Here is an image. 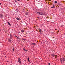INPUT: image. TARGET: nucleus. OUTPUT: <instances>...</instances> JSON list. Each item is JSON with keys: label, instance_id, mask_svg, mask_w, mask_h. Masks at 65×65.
<instances>
[{"label": "nucleus", "instance_id": "obj_1", "mask_svg": "<svg viewBox=\"0 0 65 65\" xmlns=\"http://www.w3.org/2000/svg\"><path fill=\"white\" fill-rule=\"evenodd\" d=\"M65 59V58H61L60 59V62H61V64H62L63 63V61H64V60Z\"/></svg>", "mask_w": 65, "mask_h": 65}, {"label": "nucleus", "instance_id": "obj_2", "mask_svg": "<svg viewBox=\"0 0 65 65\" xmlns=\"http://www.w3.org/2000/svg\"><path fill=\"white\" fill-rule=\"evenodd\" d=\"M10 38L11 39H12V38L13 37V36H12V35L11 34H10Z\"/></svg>", "mask_w": 65, "mask_h": 65}, {"label": "nucleus", "instance_id": "obj_3", "mask_svg": "<svg viewBox=\"0 0 65 65\" xmlns=\"http://www.w3.org/2000/svg\"><path fill=\"white\" fill-rule=\"evenodd\" d=\"M39 14L40 15H44V14H43L41 12H40Z\"/></svg>", "mask_w": 65, "mask_h": 65}, {"label": "nucleus", "instance_id": "obj_4", "mask_svg": "<svg viewBox=\"0 0 65 65\" xmlns=\"http://www.w3.org/2000/svg\"><path fill=\"white\" fill-rule=\"evenodd\" d=\"M0 17L1 18H2V17H3V15L2 14H0Z\"/></svg>", "mask_w": 65, "mask_h": 65}, {"label": "nucleus", "instance_id": "obj_5", "mask_svg": "<svg viewBox=\"0 0 65 65\" xmlns=\"http://www.w3.org/2000/svg\"><path fill=\"white\" fill-rule=\"evenodd\" d=\"M8 40L9 41V42H11V40L10 39H8Z\"/></svg>", "mask_w": 65, "mask_h": 65}, {"label": "nucleus", "instance_id": "obj_6", "mask_svg": "<svg viewBox=\"0 0 65 65\" xmlns=\"http://www.w3.org/2000/svg\"><path fill=\"white\" fill-rule=\"evenodd\" d=\"M53 7H51V8H55V5H53Z\"/></svg>", "mask_w": 65, "mask_h": 65}, {"label": "nucleus", "instance_id": "obj_7", "mask_svg": "<svg viewBox=\"0 0 65 65\" xmlns=\"http://www.w3.org/2000/svg\"><path fill=\"white\" fill-rule=\"evenodd\" d=\"M7 23L9 26H11V24H10V23H9V22H8Z\"/></svg>", "mask_w": 65, "mask_h": 65}, {"label": "nucleus", "instance_id": "obj_8", "mask_svg": "<svg viewBox=\"0 0 65 65\" xmlns=\"http://www.w3.org/2000/svg\"><path fill=\"white\" fill-rule=\"evenodd\" d=\"M16 20H20V18H19L18 17H17L16 18Z\"/></svg>", "mask_w": 65, "mask_h": 65}, {"label": "nucleus", "instance_id": "obj_9", "mask_svg": "<svg viewBox=\"0 0 65 65\" xmlns=\"http://www.w3.org/2000/svg\"><path fill=\"white\" fill-rule=\"evenodd\" d=\"M39 30H40L39 31L40 32H42V30H41V29H40V28H39Z\"/></svg>", "mask_w": 65, "mask_h": 65}, {"label": "nucleus", "instance_id": "obj_10", "mask_svg": "<svg viewBox=\"0 0 65 65\" xmlns=\"http://www.w3.org/2000/svg\"><path fill=\"white\" fill-rule=\"evenodd\" d=\"M21 32H22L23 33H24V30L23 29H22L21 30Z\"/></svg>", "mask_w": 65, "mask_h": 65}, {"label": "nucleus", "instance_id": "obj_11", "mask_svg": "<svg viewBox=\"0 0 65 65\" xmlns=\"http://www.w3.org/2000/svg\"><path fill=\"white\" fill-rule=\"evenodd\" d=\"M28 13H29V12H26V13L25 14H26V15H27L28 14Z\"/></svg>", "mask_w": 65, "mask_h": 65}, {"label": "nucleus", "instance_id": "obj_12", "mask_svg": "<svg viewBox=\"0 0 65 65\" xmlns=\"http://www.w3.org/2000/svg\"><path fill=\"white\" fill-rule=\"evenodd\" d=\"M51 56L52 57H54V56H55V55L54 54H52L51 55Z\"/></svg>", "mask_w": 65, "mask_h": 65}, {"label": "nucleus", "instance_id": "obj_13", "mask_svg": "<svg viewBox=\"0 0 65 65\" xmlns=\"http://www.w3.org/2000/svg\"><path fill=\"white\" fill-rule=\"evenodd\" d=\"M15 37H17V39H19V38L18 37V36H17L16 35H15Z\"/></svg>", "mask_w": 65, "mask_h": 65}, {"label": "nucleus", "instance_id": "obj_14", "mask_svg": "<svg viewBox=\"0 0 65 65\" xmlns=\"http://www.w3.org/2000/svg\"><path fill=\"white\" fill-rule=\"evenodd\" d=\"M35 43H32V45H35Z\"/></svg>", "mask_w": 65, "mask_h": 65}, {"label": "nucleus", "instance_id": "obj_15", "mask_svg": "<svg viewBox=\"0 0 65 65\" xmlns=\"http://www.w3.org/2000/svg\"><path fill=\"white\" fill-rule=\"evenodd\" d=\"M27 60L28 62H30V60H29V58H27Z\"/></svg>", "mask_w": 65, "mask_h": 65}, {"label": "nucleus", "instance_id": "obj_16", "mask_svg": "<svg viewBox=\"0 0 65 65\" xmlns=\"http://www.w3.org/2000/svg\"><path fill=\"white\" fill-rule=\"evenodd\" d=\"M40 13V12H37L36 13L37 14H39V13Z\"/></svg>", "mask_w": 65, "mask_h": 65}, {"label": "nucleus", "instance_id": "obj_17", "mask_svg": "<svg viewBox=\"0 0 65 65\" xmlns=\"http://www.w3.org/2000/svg\"><path fill=\"white\" fill-rule=\"evenodd\" d=\"M18 62L19 61H21V60H20V58H19L18 59Z\"/></svg>", "mask_w": 65, "mask_h": 65}, {"label": "nucleus", "instance_id": "obj_18", "mask_svg": "<svg viewBox=\"0 0 65 65\" xmlns=\"http://www.w3.org/2000/svg\"><path fill=\"white\" fill-rule=\"evenodd\" d=\"M19 63H20V64H21L22 63V62H21V61H18Z\"/></svg>", "mask_w": 65, "mask_h": 65}, {"label": "nucleus", "instance_id": "obj_19", "mask_svg": "<svg viewBox=\"0 0 65 65\" xmlns=\"http://www.w3.org/2000/svg\"><path fill=\"white\" fill-rule=\"evenodd\" d=\"M54 3L56 4L57 3V2L56 1H55L54 2Z\"/></svg>", "mask_w": 65, "mask_h": 65}, {"label": "nucleus", "instance_id": "obj_20", "mask_svg": "<svg viewBox=\"0 0 65 65\" xmlns=\"http://www.w3.org/2000/svg\"><path fill=\"white\" fill-rule=\"evenodd\" d=\"M15 2H16V3H18V1H15Z\"/></svg>", "mask_w": 65, "mask_h": 65}, {"label": "nucleus", "instance_id": "obj_21", "mask_svg": "<svg viewBox=\"0 0 65 65\" xmlns=\"http://www.w3.org/2000/svg\"><path fill=\"white\" fill-rule=\"evenodd\" d=\"M25 52H27L28 51V50H25Z\"/></svg>", "mask_w": 65, "mask_h": 65}, {"label": "nucleus", "instance_id": "obj_22", "mask_svg": "<svg viewBox=\"0 0 65 65\" xmlns=\"http://www.w3.org/2000/svg\"><path fill=\"white\" fill-rule=\"evenodd\" d=\"M12 50H13V51L14 52V48H13Z\"/></svg>", "mask_w": 65, "mask_h": 65}, {"label": "nucleus", "instance_id": "obj_23", "mask_svg": "<svg viewBox=\"0 0 65 65\" xmlns=\"http://www.w3.org/2000/svg\"><path fill=\"white\" fill-rule=\"evenodd\" d=\"M23 50H24V51H25V50H25V48H24L23 49Z\"/></svg>", "mask_w": 65, "mask_h": 65}, {"label": "nucleus", "instance_id": "obj_24", "mask_svg": "<svg viewBox=\"0 0 65 65\" xmlns=\"http://www.w3.org/2000/svg\"><path fill=\"white\" fill-rule=\"evenodd\" d=\"M59 4L60 5H62V4Z\"/></svg>", "mask_w": 65, "mask_h": 65}, {"label": "nucleus", "instance_id": "obj_25", "mask_svg": "<svg viewBox=\"0 0 65 65\" xmlns=\"http://www.w3.org/2000/svg\"><path fill=\"white\" fill-rule=\"evenodd\" d=\"M48 65H50V63H48Z\"/></svg>", "mask_w": 65, "mask_h": 65}, {"label": "nucleus", "instance_id": "obj_26", "mask_svg": "<svg viewBox=\"0 0 65 65\" xmlns=\"http://www.w3.org/2000/svg\"><path fill=\"white\" fill-rule=\"evenodd\" d=\"M1 4H2L1 3H0V5H1Z\"/></svg>", "mask_w": 65, "mask_h": 65}, {"label": "nucleus", "instance_id": "obj_27", "mask_svg": "<svg viewBox=\"0 0 65 65\" xmlns=\"http://www.w3.org/2000/svg\"><path fill=\"white\" fill-rule=\"evenodd\" d=\"M20 1V0H17V1Z\"/></svg>", "mask_w": 65, "mask_h": 65}, {"label": "nucleus", "instance_id": "obj_28", "mask_svg": "<svg viewBox=\"0 0 65 65\" xmlns=\"http://www.w3.org/2000/svg\"><path fill=\"white\" fill-rule=\"evenodd\" d=\"M59 32V31L58 30V31H57L58 33Z\"/></svg>", "mask_w": 65, "mask_h": 65}, {"label": "nucleus", "instance_id": "obj_29", "mask_svg": "<svg viewBox=\"0 0 65 65\" xmlns=\"http://www.w3.org/2000/svg\"><path fill=\"white\" fill-rule=\"evenodd\" d=\"M0 31H1V29H0Z\"/></svg>", "mask_w": 65, "mask_h": 65}, {"label": "nucleus", "instance_id": "obj_30", "mask_svg": "<svg viewBox=\"0 0 65 65\" xmlns=\"http://www.w3.org/2000/svg\"><path fill=\"white\" fill-rule=\"evenodd\" d=\"M65 61V59L64 60V61Z\"/></svg>", "mask_w": 65, "mask_h": 65}, {"label": "nucleus", "instance_id": "obj_31", "mask_svg": "<svg viewBox=\"0 0 65 65\" xmlns=\"http://www.w3.org/2000/svg\"><path fill=\"white\" fill-rule=\"evenodd\" d=\"M38 18H39V17H38Z\"/></svg>", "mask_w": 65, "mask_h": 65}, {"label": "nucleus", "instance_id": "obj_32", "mask_svg": "<svg viewBox=\"0 0 65 65\" xmlns=\"http://www.w3.org/2000/svg\"><path fill=\"white\" fill-rule=\"evenodd\" d=\"M33 47H34V46H33Z\"/></svg>", "mask_w": 65, "mask_h": 65}]
</instances>
